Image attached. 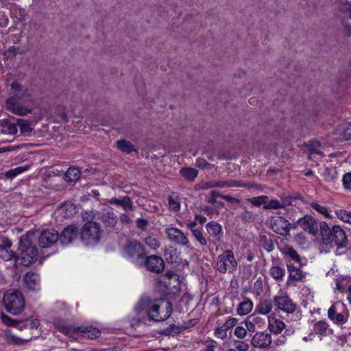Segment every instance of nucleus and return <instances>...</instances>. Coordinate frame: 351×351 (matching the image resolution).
<instances>
[{
  "label": "nucleus",
  "instance_id": "nucleus-1",
  "mask_svg": "<svg viewBox=\"0 0 351 351\" xmlns=\"http://www.w3.org/2000/svg\"><path fill=\"white\" fill-rule=\"evenodd\" d=\"M134 310L136 313L146 310L149 318L155 322H162L167 319L173 311L172 304L164 298L154 300L148 298L141 299L136 304Z\"/></svg>",
  "mask_w": 351,
  "mask_h": 351
},
{
  "label": "nucleus",
  "instance_id": "nucleus-2",
  "mask_svg": "<svg viewBox=\"0 0 351 351\" xmlns=\"http://www.w3.org/2000/svg\"><path fill=\"white\" fill-rule=\"evenodd\" d=\"M320 234L324 244L342 248L346 246L347 237L344 230L339 226H334L331 229L327 223L322 222L319 225Z\"/></svg>",
  "mask_w": 351,
  "mask_h": 351
},
{
  "label": "nucleus",
  "instance_id": "nucleus-3",
  "mask_svg": "<svg viewBox=\"0 0 351 351\" xmlns=\"http://www.w3.org/2000/svg\"><path fill=\"white\" fill-rule=\"evenodd\" d=\"M53 324L56 328H57L60 332L73 339H77L80 335H82L84 337H87L93 339L97 338L101 335V331L97 328L91 326L74 327L66 324L64 321L59 319H55Z\"/></svg>",
  "mask_w": 351,
  "mask_h": 351
},
{
  "label": "nucleus",
  "instance_id": "nucleus-4",
  "mask_svg": "<svg viewBox=\"0 0 351 351\" xmlns=\"http://www.w3.org/2000/svg\"><path fill=\"white\" fill-rule=\"evenodd\" d=\"M32 236H34V234L29 232L25 237L22 238L20 241L21 253L16 258V261L25 267L35 263L38 256L37 248L32 245L29 241Z\"/></svg>",
  "mask_w": 351,
  "mask_h": 351
},
{
  "label": "nucleus",
  "instance_id": "nucleus-5",
  "mask_svg": "<svg viewBox=\"0 0 351 351\" xmlns=\"http://www.w3.org/2000/svg\"><path fill=\"white\" fill-rule=\"evenodd\" d=\"M3 303L6 311L14 315L20 314L25 306L23 295L16 290L6 291L3 295Z\"/></svg>",
  "mask_w": 351,
  "mask_h": 351
},
{
  "label": "nucleus",
  "instance_id": "nucleus-6",
  "mask_svg": "<svg viewBox=\"0 0 351 351\" xmlns=\"http://www.w3.org/2000/svg\"><path fill=\"white\" fill-rule=\"evenodd\" d=\"M123 256L134 264L141 265L146 256L145 248L136 240L129 241L124 246Z\"/></svg>",
  "mask_w": 351,
  "mask_h": 351
},
{
  "label": "nucleus",
  "instance_id": "nucleus-7",
  "mask_svg": "<svg viewBox=\"0 0 351 351\" xmlns=\"http://www.w3.org/2000/svg\"><path fill=\"white\" fill-rule=\"evenodd\" d=\"M102 230L100 224L94 221L86 222L81 231V239L86 245H95L101 240Z\"/></svg>",
  "mask_w": 351,
  "mask_h": 351
},
{
  "label": "nucleus",
  "instance_id": "nucleus-8",
  "mask_svg": "<svg viewBox=\"0 0 351 351\" xmlns=\"http://www.w3.org/2000/svg\"><path fill=\"white\" fill-rule=\"evenodd\" d=\"M237 261L231 250H226L218 255L215 263L217 270L221 274H232L237 270Z\"/></svg>",
  "mask_w": 351,
  "mask_h": 351
},
{
  "label": "nucleus",
  "instance_id": "nucleus-9",
  "mask_svg": "<svg viewBox=\"0 0 351 351\" xmlns=\"http://www.w3.org/2000/svg\"><path fill=\"white\" fill-rule=\"evenodd\" d=\"M168 240L176 245L189 248L190 241L186 235L179 228L168 226L165 230Z\"/></svg>",
  "mask_w": 351,
  "mask_h": 351
},
{
  "label": "nucleus",
  "instance_id": "nucleus-10",
  "mask_svg": "<svg viewBox=\"0 0 351 351\" xmlns=\"http://www.w3.org/2000/svg\"><path fill=\"white\" fill-rule=\"evenodd\" d=\"M22 101L19 96L11 97L6 100L5 106L9 111L19 116L32 113L33 108L22 104Z\"/></svg>",
  "mask_w": 351,
  "mask_h": 351
},
{
  "label": "nucleus",
  "instance_id": "nucleus-11",
  "mask_svg": "<svg viewBox=\"0 0 351 351\" xmlns=\"http://www.w3.org/2000/svg\"><path fill=\"white\" fill-rule=\"evenodd\" d=\"M343 303L339 302H335L328 310V317L333 323L336 324H341L346 323L348 319V313L339 312V307L343 306Z\"/></svg>",
  "mask_w": 351,
  "mask_h": 351
},
{
  "label": "nucleus",
  "instance_id": "nucleus-12",
  "mask_svg": "<svg viewBox=\"0 0 351 351\" xmlns=\"http://www.w3.org/2000/svg\"><path fill=\"white\" fill-rule=\"evenodd\" d=\"M58 241V233L54 229L46 230L41 232L38 237V243L40 247L48 248Z\"/></svg>",
  "mask_w": 351,
  "mask_h": 351
},
{
  "label": "nucleus",
  "instance_id": "nucleus-13",
  "mask_svg": "<svg viewBox=\"0 0 351 351\" xmlns=\"http://www.w3.org/2000/svg\"><path fill=\"white\" fill-rule=\"evenodd\" d=\"M290 223L282 217H273L270 220V228L277 234H287L289 232Z\"/></svg>",
  "mask_w": 351,
  "mask_h": 351
},
{
  "label": "nucleus",
  "instance_id": "nucleus-14",
  "mask_svg": "<svg viewBox=\"0 0 351 351\" xmlns=\"http://www.w3.org/2000/svg\"><path fill=\"white\" fill-rule=\"evenodd\" d=\"M97 218L101 221L106 228L116 229L118 217L112 210L102 209L98 212Z\"/></svg>",
  "mask_w": 351,
  "mask_h": 351
},
{
  "label": "nucleus",
  "instance_id": "nucleus-15",
  "mask_svg": "<svg viewBox=\"0 0 351 351\" xmlns=\"http://www.w3.org/2000/svg\"><path fill=\"white\" fill-rule=\"evenodd\" d=\"M271 336L267 332H257L252 338L251 344L256 348L265 349L270 346Z\"/></svg>",
  "mask_w": 351,
  "mask_h": 351
},
{
  "label": "nucleus",
  "instance_id": "nucleus-16",
  "mask_svg": "<svg viewBox=\"0 0 351 351\" xmlns=\"http://www.w3.org/2000/svg\"><path fill=\"white\" fill-rule=\"evenodd\" d=\"M274 305L280 310L291 313L295 309V304L287 295H276L274 298Z\"/></svg>",
  "mask_w": 351,
  "mask_h": 351
},
{
  "label": "nucleus",
  "instance_id": "nucleus-17",
  "mask_svg": "<svg viewBox=\"0 0 351 351\" xmlns=\"http://www.w3.org/2000/svg\"><path fill=\"white\" fill-rule=\"evenodd\" d=\"M298 225L312 235H316L318 232V223L311 215H305L300 218L298 220Z\"/></svg>",
  "mask_w": 351,
  "mask_h": 351
},
{
  "label": "nucleus",
  "instance_id": "nucleus-18",
  "mask_svg": "<svg viewBox=\"0 0 351 351\" xmlns=\"http://www.w3.org/2000/svg\"><path fill=\"white\" fill-rule=\"evenodd\" d=\"M143 263L147 269L152 272L160 273L163 271L165 267L163 259L156 255L147 256Z\"/></svg>",
  "mask_w": 351,
  "mask_h": 351
},
{
  "label": "nucleus",
  "instance_id": "nucleus-19",
  "mask_svg": "<svg viewBox=\"0 0 351 351\" xmlns=\"http://www.w3.org/2000/svg\"><path fill=\"white\" fill-rule=\"evenodd\" d=\"M77 236V228L74 225H71L65 228L61 234L58 235V241L62 245H68L71 243Z\"/></svg>",
  "mask_w": 351,
  "mask_h": 351
},
{
  "label": "nucleus",
  "instance_id": "nucleus-20",
  "mask_svg": "<svg viewBox=\"0 0 351 351\" xmlns=\"http://www.w3.org/2000/svg\"><path fill=\"white\" fill-rule=\"evenodd\" d=\"M12 242L8 238L4 237L0 243V258L5 261L15 257L14 252L11 250Z\"/></svg>",
  "mask_w": 351,
  "mask_h": 351
},
{
  "label": "nucleus",
  "instance_id": "nucleus-21",
  "mask_svg": "<svg viewBox=\"0 0 351 351\" xmlns=\"http://www.w3.org/2000/svg\"><path fill=\"white\" fill-rule=\"evenodd\" d=\"M26 287L32 291L40 289V276L35 272H27L23 277Z\"/></svg>",
  "mask_w": 351,
  "mask_h": 351
},
{
  "label": "nucleus",
  "instance_id": "nucleus-22",
  "mask_svg": "<svg viewBox=\"0 0 351 351\" xmlns=\"http://www.w3.org/2000/svg\"><path fill=\"white\" fill-rule=\"evenodd\" d=\"M281 253L286 258L299 263L300 266L306 265L307 260L306 258H302L298 253L291 247H285L281 250Z\"/></svg>",
  "mask_w": 351,
  "mask_h": 351
},
{
  "label": "nucleus",
  "instance_id": "nucleus-23",
  "mask_svg": "<svg viewBox=\"0 0 351 351\" xmlns=\"http://www.w3.org/2000/svg\"><path fill=\"white\" fill-rule=\"evenodd\" d=\"M268 319V328L271 332L278 335L280 334L285 328V324L283 321L278 319L273 315H270Z\"/></svg>",
  "mask_w": 351,
  "mask_h": 351
},
{
  "label": "nucleus",
  "instance_id": "nucleus-24",
  "mask_svg": "<svg viewBox=\"0 0 351 351\" xmlns=\"http://www.w3.org/2000/svg\"><path fill=\"white\" fill-rule=\"evenodd\" d=\"M313 331L321 337L330 336L333 334V330L330 328L329 324L324 320L317 322L313 325Z\"/></svg>",
  "mask_w": 351,
  "mask_h": 351
},
{
  "label": "nucleus",
  "instance_id": "nucleus-25",
  "mask_svg": "<svg viewBox=\"0 0 351 351\" xmlns=\"http://www.w3.org/2000/svg\"><path fill=\"white\" fill-rule=\"evenodd\" d=\"M291 204V199L289 197H284L282 198L281 200L278 199H267V202L265 206V210H271V209H280L283 208Z\"/></svg>",
  "mask_w": 351,
  "mask_h": 351
},
{
  "label": "nucleus",
  "instance_id": "nucleus-26",
  "mask_svg": "<svg viewBox=\"0 0 351 351\" xmlns=\"http://www.w3.org/2000/svg\"><path fill=\"white\" fill-rule=\"evenodd\" d=\"M56 212L63 218H69L75 214V206L72 203L64 202L58 207Z\"/></svg>",
  "mask_w": 351,
  "mask_h": 351
},
{
  "label": "nucleus",
  "instance_id": "nucleus-27",
  "mask_svg": "<svg viewBox=\"0 0 351 351\" xmlns=\"http://www.w3.org/2000/svg\"><path fill=\"white\" fill-rule=\"evenodd\" d=\"M287 267L289 272L288 280L289 281H302L305 278V274L303 271L293 264L287 263Z\"/></svg>",
  "mask_w": 351,
  "mask_h": 351
},
{
  "label": "nucleus",
  "instance_id": "nucleus-28",
  "mask_svg": "<svg viewBox=\"0 0 351 351\" xmlns=\"http://www.w3.org/2000/svg\"><path fill=\"white\" fill-rule=\"evenodd\" d=\"M108 202L111 204L121 206L123 210H128L133 209V202L129 196H124L121 199L112 197L108 200Z\"/></svg>",
  "mask_w": 351,
  "mask_h": 351
},
{
  "label": "nucleus",
  "instance_id": "nucleus-29",
  "mask_svg": "<svg viewBox=\"0 0 351 351\" xmlns=\"http://www.w3.org/2000/svg\"><path fill=\"white\" fill-rule=\"evenodd\" d=\"M253 306L252 301L249 298H245L237 306V314L241 316L246 315L252 311Z\"/></svg>",
  "mask_w": 351,
  "mask_h": 351
},
{
  "label": "nucleus",
  "instance_id": "nucleus-30",
  "mask_svg": "<svg viewBox=\"0 0 351 351\" xmlns=\"http://www.w3.org/2000/svg\"><path fill=\"white\" fill-rule=\"evenodd\" d=\"M206 228L210 237H217L218 240L220 241L222 235V228L219 223L210 221L206 225Z\"/></svg>",
  "mask_w": 351,
  "mask_h": 351
},
{
  "label": "nucleus",
  "instance_id": "nucleus-31",
  "mask_svg": "<svg viewBox=\"0 0 351 351\" xmlns=\"http://www.w3.org/2000/svg\"><path fill=\"white\" fill-rule=\"evenodd\" d=\"M16 128H19L21 134L24 136L29 135L33 130V127L29 120L17 118L16 119Z\"/></svg>",
  "mask_w": 351,
  "mask_h": 351
},
{
  "label": "nucleus",
  "instance_id": "nucleus-32",
  "mask_svg": "<svg viewBox=\"0 0 351 351\" xmlns=\"http://www.w3.org/2000/svg\"><path fill=\"white\" fill-rule=\"evenodd\" d=\"M0 318L1 322L8 326L15 327L19 330H22L25 328L24 325H21V322L16 321L3 313H1Z\"/></svg>",
  "mask_w": 351,
  "mask_h": 351
},
{
  "label": "nucleus",
  "instance_id": "nucleus-33",
  "mask_svg": "<svg viewBox=\"0 0 351 351\" xmlns=\"http://www.w3.org/2000/svg\"><path fill=\"white\" fill-rule=\"evenodd\" d=\"M272 309V304L269 300H262L257 304L256 306V312L261 315L269 314Z\"/></svg>",
  "mask_w": 351,
  "mask_h": 351
},
{
  "label": "nucleus",
  "instance_id": "nucleus-34",
  "mask_svg": "<svg viewBox=\"0 0 351 351\" xmlns=\"http://www.w3.org/2000/svg\"><path fill=\"white\" fill-rule=\"evenodd\" d=\"M232 346L234 348H229L226 351H248L250 349V343L243 339H234Z\"/></svg>",
  "mask_w": 351,
  "mask_h": 351
},
{
  "label": "nucleus",
  "instance_id": "nucleus-35",
  "mask_svg": "<svg viewBox=\"0 0 351 351\" xmlns=\"http://www.w3.org/2000/svg\"><path fill=\"white\" fill-rule=\"evenodd\" d=\"M117 147L119 150L126 154H129L133 151L136 152L134 145L131 142L125 139L117 141Z\"/></svg>",
  "mask_w": 351,
  "mask_h": 351
},
{
  "label": "nucleus",
  "instance_id": "nucleus-36",
  "mask_svg": "<svg viewBox=\"0 0 351 351\" xmlns=\"http://www.w3.org/2000/svg\"><path fill=\"white\" fill-rule=\"evenodd\" d=\"M16 123L5 121L1 124V133L3 134L14 135L17 133Z\"/></svg>",
  "mask_w": 351,
  "mask_h": 351
},
{
  "label": "nucleus",
  "instance_id": "nucleus-37",
  "mask_svg": "<svg viewBox=\"0 0 351 351\" xmlns=\"http://www.w3.org/2000/svg\"><path fill=\"white\" fill-rule=\"evenodd\" d=\"M269 274L276 280H282L285 275V270L279 266H272L269 269Z\"/></svg>",
  "mask_w": 351,
  "mask_h": 351
},
{
  "label": "nucleus",
  "instance_id": "nucleus-38",
  "mask_svg": "<svg viewBox=\"0 0 351 351\" xmlns=\"http://www.w3.org/2000/svg\"><path fill=\"white\" fill-rule=\"evenodd\" d=\"M180 172L182 177L191 182L193 181L198 174L197 170L191 167L182 168Z\"/></svg>",
  "mask_w": 351,
  "mask_h": 351
},
{
  "label": "nucleus",
  "instance_id": "nucleus-39",
  "mask_svg": "<svg viewBox=\"0 0 351 351\" xmlns=\"http://www.w3.org/2000/svg\"><path fill=\"white\" fill-rule=\"evenodd\" d=\"M310 206L312 209L315 210L317 213L322 215L324 217L328 219L332 218L328 208L323 205L319 204L317 202H313L310 204Z\"/></svg>",
  "mask_w": 351,
  "mask_h": 351
},
{
  "label": "nucleus",
  "instance_id": "nucleus-40",
  "mask_svg": "<svg viewBox=\"0 0 351 351\" xmlns=\"http://www.w3.org/2000/svg\"><path fill=\"white\" fill-rule=\"evenodd\" d=\"M29 168V166L28 165L17 167L14 169H12L9 171H7L5 173V176L8 179L12 180L14 178L19 176V174L27 171Z\"/></svg>",
  "mask_w": 351,
  "mask_h": 351
},
{
  "label": "nucleus",
  "instance_id": "nucleus-41",
  "mask_svg": "<svg viewBox=\"0 0 351 351\" xmlns=\"http://www.w3.org/2000/svg\"><path fill=\"white\" fill-rule=\"evenodd\" d=\"M239 182L237 181H219L214 182L212 184L210 185V187H219V188H226V187H237L242 186Z\"/></svg>",
  "mask_w": 351,
  "mask_h": 351
},
{
  "label": "nucleus",
  "instance_id": "nucleus-42",
  "mask_svg": "<svg viewBox=\"0 0 351 351\" xmlns=\"http://www.w3.org/2000/svg\"><path fill=\"white\" fill-rule=\"evenodd\" d=\"M80 171L76 167H70L65 173V180L67 181L74 182L80 178Z\"/></svg>",
  "mask_w": 351,
  "mask_h": 351
},
{
  "label": "nucleus",
  "instance_id": "nucleus-43",
  "mask_svg": "<svg viewBox=\"0 0 351 351\" xmlns=\"http://www.w3.org/2000/svg\"><path fill=\"white\" fill-rule=\"evenodd\" d=\"M19 97H20L23 102H33L34 101V90L28 88H24L19 95Z\"/></svg>",
  "mask_w": 351,
  "mask_h": 351
},
{
  "label": "nucleus",
  "instance_id": "nucleus-44",
  "mask_svg": "<svg viewBox=\"0 0 351 351\" xmlns=\"http://www.w3.org/2000/svg\"><path fill=\"white\" fill-rule=\"evenodd\" d=\"M268 196L267 195H261L258 197H254L252 198H249L247 199V202H250L255 206H263V208L265 209V206L267 202Z\"/></svg>",
  "mask_w": 351,
  "mask_h": 351
},
{
  "label": "nucleus",
  "instance_id": "nucleus-45",
  "mask_svg": "<svg viewBox=\"0 0 351 351\" xmlns=\"http://www.w3.org/2000/svg\"><path fill=\"white\" fill-rule=\"evenodd\" d=\"M168 204L169 208L174 211L180 210V200L178 196L170 195L168 197Z\"/></svg>",
  "mask_w": 351,
  "mask_h": 351
},
{
  "label": "nucleus",
  "instance_id": "nucleus-46",
  "mask_svg": "<svg viewBox=\"0 0 351 351\" xmlns=\"http://www.w3.org/2000/svg\"><path fill=\"white\" fill-rule=\"evenodd\" d=\"M336 215L342 221L351 224V211L338 210L336 211Z\"/></svg>",
  "mask_w": 351,
  "mask_h": 351
},
{
  "label": "nucleus",
  "instance_id": "nucleus-47",
  "mask_svg": "<svg viewBox=\"0 0 351 351\" xmlns=\"http://www.w3.org/2000/svg\"><path fill=\"white\" fill-rule=\"evenodd\" d=\"M192 235L198 241L200 246L206 245L207 241L204 236L203 235L202 230L197 229L193 230Z\"/></svg>",
  "mask_w": 351,
  "mask_h": 351
},
{
  "label": "nucleus",
  "instance_id": "nucleus-48",
  "mask_svg": "<svg viewBox=\"0 0 351 351\" xmlns=\"http://www.w3.org/2000/svg\"><path fill=\"white\" fill-rule=\"evenodd\" d=\"M145 244L152 250H156L160 247L158 240L152 236H149L145 239Z\"/></svg>",
  "mask_w": 351,
  "mask_h": 351
},
{
  "label": "nucleus",
  "instance_id": "nucleus-49",
  "mask_svg": "<svg viewBox=\"0 0 351 351\" xmlns=\"http://www.w3.org/2000/svg\"><path fill=\"white\" fill-rule=\"evenodd\" d=\"M348 282V279L345 277L340 276L335 279V289L338 291L339 292H343L344 288L346 282Z\"/></svg>",
  "mask_w": 351,
  "mask_h": 351
},
{
  "label": "nucleus",
  "instance_id": "nucleus-50",
  "mask_svg": "<svg viewBox=\"0 0 351 351\" xmlns=\"http://www.w3.org/2000/svg\"><path fill=\"white\" fill-rule=\"evenodd\" d=\"M234 335L239 339H243L247 335V329L241 326H238L234 329Z\"/></svg>",
  "mask_w": 351,
  "mask_h": 351
},
{
  "label": "nucleus",
  "instance_id": "nucleus-51",
  "mask_svg": "<svg viewBox=\"0 0 351 351\" xmlns=\"http://www.w3.org/2000/svg\"><path fill=\"white\" fill-rule=\"evenodd\" d=\"M227 331L228 330L222 326L221 327H217L215 328L214 335L217 338L223 340L226 339L228 336Z\"/></svg>",
  "mask_w": 351,
  "mask_h": 351
},
{
  "label": "nucleus",
  "instance_id": "nucleus-52",
  "mask_svg": "<svg viewBox=\"0 0 351 351\" xmlns=\"http://www.w3.org/2000/svg\"><path fill=\"white\" fill-rule=\"evenodd\" d=\"M263 248L267 252H271L274 248V245L271 239L263 237L261 239Z\"/></svg>",
  "mask_w": 351,
  "mask_h": 351
},
{
  "label": "nucleus",
  "instance_id": "nucleus-53",
  "mask_svg": "<svg viewBox=\"0 0 351 351\" xmlns=\"http://www.w3.org/2000/svg\"><path fill=\"white\" fill-rule=\"evenodd\" d=\"M7 340L12 343L18 345L23 344L24 342L29 341V339H22L13 335H8Z\"/></svg>",
  "mask_w": 351,
  "mask_h": 351
},
{
  "label": "nucleus",
  "instance_id": "nucleus-54",
  "mask_svg": "<svg viewBox=\"0 0 351 351\" xmlns=\"http://www.w3.org/2000/svg\"><path fill=\"white\" fill-rule=\"evenodd\" d=\"M238 321V319L235 317H229L223 324V327L228 330L235 326L237 324Z\"/></svg>",
  "mask_w": 351,
  "mask_h": 351
},
{
  "label": "nucleus",
  "instance_id": "nucleus-55",
  "mask_svg": "<svg viewBox=\"0 0 351 351\" xmlns=\"http://www.w3.org/2000/svg\"><path fill=\"white\" fill-rule=\"evenodd\" d=\"M343 184L346 189L351 190V173H346L343 176Z\"/></svg>",
  "mask_w": 351,
  "mask_h": 351
},
{
  "label": "nucleus",
  "instance_id": "nucleus-56",
  "mask_svg": "<svg viewBox=\"0 0 351 351\" xmlns=\"http://www.w3.org/2000/svg\"><path fill=\"white\" fill-rule=\"evenodd\" d=\"M312 146L313 147L310 149L311 154H317L322 156L323 153L319 149L320 144L318 141L312 142Z\"/></svg>",
  "mask_w": 351,
  "mask_h": 351
},
{
  "label": "nucleus",
  "instance_id": "nucleus-57",
  "mask_svg": "<svg viewBox=\"0 0 351 351\" xmlns=\"http://www.w3.org/2000/svg\"><path fill=\"white\" fill-rule=\"evenodd\" d=\"M136 226L143 230H145L148 225V220L143 218H138L136 221Z\"/></svg>",
  "mask_w": 351,
  "mask_h": 351
},
{
  "label": "nucleus",
  "instance_id": "nucleus-58",
  "mask_svg": "<svg viewBox=\"0 0 351 351\" xmlns=\"http://www.w3.org/2000/svg\"><path fill=\"white\" fill-rule=\"evenodd\" d=\"M11 88L13 90H14L16 96H19L25 87L20 85L18 82H14L11 84Z\"/></svg>",
  "mask_w": 351,
  "mask_h": 351
},
{
  "label": "nucleus",
  "instance_id": "nucleus-59",
  "mask_svg": "<svg viewBox=\"0 0 351 351\" xmlns=\"http://www.w3.org/2000/svg\"><path fill=\"white\" fill-rule=\"evenodd\" d=\"M341 10L342 12H345L348 16L351 19V3H346L342 5Z\"/></svg>",
  "mask_w": 351,
  "mask_h": 351
},
{
  "label": "nucleus",
  "instance_id": "nucleus-60",
  "mask_svg": "<svg viewBox=\"0 0 351 351\" xmlns=\"http://www.w3.org/2000/svg\"><path fill=\"white\" fill-rule=\"evenodd\" d=\"M120 221L123 224L128 225L132 223V219L130 218L129 215L126 213H123L119 217Z\"/></svg>",
  "mask_w": 351,
  "mask_h": 351
},
{
  "label": "nucleus",
  "instance_id": "nucleus-61",
  "mask_svg": "<svg viewBox=\"0 0 351 351\" xmlns=\"http://www.w3.org/2000/svg\"><path fill=\"white\" fill-rule=\"evenodd\" d=\"M217 343L215 341H209L206 343V349L204 351H215Z\"/></svg>",
  "mask_w": 351,
  "mask_h": 351
},
{
  "label": "nucleus",
  "instance_id": "nucleus-62",
  "mask_svg": "<svg viewBox=\"0 0 351 351\" xmlns=\"http://www.w3.org/2000/svg\"><path fill=\"white\" fill-rule=\"evenodd\" d=\"M220 197L225 199L226 201L232 203V204H238L240 202V200L236 197L230 196V195H220Z\"/></svg>",
  "mask_w": 351,
  "mask_h": 351
},
{
  "label": "nucleus",
  "instance_id": "nucleus-63",
  "mask_svg": "<svg viewBox=\"0 0 351 351\" xmlns=\"http://www.w3.org/2000/svg\"><path fill=\"white\" fill-rule=\"evenodd\" d=\"M196 165L200 168H205L208 165V163L205 160L198 158L196 160Z\"/></svg>",
  "mask_w": 351,
  "mask_h": 351
},
{
  "label": "nucleus",
  "instance_id": "nucleus-64",
  "mask_svg": "<svg viewBox=\"0 0 351 351\" xmlns=\"http://www.w3.org/2000/svg\"><path fill=\"white\" fill-rule=\"evenodd\" d=\"M344 136L347 140L351 139V123L344 130Z\"/></svg>",
  "mask_w": 351,
  "mask_h": 351
}]
</instances>
